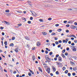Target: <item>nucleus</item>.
I'll return each mask as SVG.
<instances>
[{"mask_svg":"<svg viewBox=\"0 0 77 77\" xmlns=\"http://www.w3.org/2000/svg\"><path fill=\"white\" fill-rule=\"evenodd\" d=\"M50 68H49L48 69V68H46V71L48 72V74H50Z\"/></svg>","mask_w":77,"mask_h":77,"instance_id":"f257e3e1","label":"nucleus"},{"mask_svg":"<svg viewBox=\"0 0 77 77\" xmlns=\"http://www.w3.org/2000/svg\"><path fill=\"white\" fill-rule=\"evenodd\" d=\"M37 47H39V45H41V44L39 42H37Z\"/></svg>","mask_w":77,"mask_h":77,"instance_id":"f03ea898","label":"nucleus"},{"mask_svg":"<svg viewBox=\"0 0 77 77\" xmlns=\"http://www.w3.org/2000/svg\"><path fill=\"white\" fill-rule=\"evenodd\" d=\"M70 28L72 29H75V27L74 26L71 25L70 26Z\"/></svg>","mask_w":77,"mask_h":77,"instance_id":"7ed1b4c3","label":"nucleus"},{"mask_svg":"<svg viewBox=\"0 0 77 77\" xmlns=\"http://www.w3.org/2000/svg\"><path fill=\"white\" fill-rule=\"evenodd\" d=\"M45 59H46V60H47V59H48V58L49 57H48V55H46L45 56Z\"/></svg>","mask_w":77,"mask_h":77,"instance_id":"20e7f679","label":"nucleus"},{"mask_svg":"<svg viewBox=\"0 0 77 77\" xmlns=\"http://www.w3.org/2000/svg\"><path fill=\"white\" fill-rule=\"evenodd\" d=\"M32 58L33 60L35 61V59H36V58L35 57V55H33L32 57Z\"/></svg>","mask_w":77,"mask_h":77,"instance_id":"39448f33","label":"nucleus"},{"mask_svg":"<svg viewBox=\"0 0 77 77\" xmlns=\"http://www.w3.org/2000/svg\"><path fill=\"white\" fill-rule=\"evenodd\" d=\"M52 67H53L52 69L54 72H55L56 71V68H55V67L54 66H52Z\"/></svg>","mask_w":77,"mask_h":77,"instance_id":"423d86ee","label":"nucleus"},{"mask_svg":"<svg viewBox=\"0 0 77 77\" xmlns=\"http://www.w3.org/2000/svg\"><path fill=\"white\" fill-rule=\"evenodd\" d=\"M25 38L26 39L28 40V41H29V40L30 39V38H29V37H28V36H26Z\"/></svg>","mask_w":77,"mask_h":77,"instance_id":"0eeeda50","label":"nucleus"},{"mask_svg":"<svg viewBox=\"0 0 77 77\" xmlns=\"http://www.w3.org/2000/svg\"><path fill=\"white\" fill-rule=\"evenodd\" d=\"M59 61H61L62 62V57H58V60Z\"/></svg>","mask_w":77,"mask_h":77,"instance_id":"6e6552de","label":"nucleus"},{"mask_svg":"<svg viewBox=\"0 0 77 77\" xmlns=\"http://www.w3.org/2000/svg\"><path fill=\"white\" fill-rule=\"evenodd\" d=\"M29 71H30V72L31 73V74H34V72H33V71H32V70H31V69H29Z\"/></svg>","mask_w":77,"mask_h":77,"instance_id":"1a4fd4ad","label":"nucleus"},{"mask_svg":"<svg viewBox=\"0 0 77 77\" xmlns=\"http://www.w3.org/2000/svg\"><path fill=\"white\" fill-rule=\"evenodd\" d=\"M5 24L7 25H10V23L6 21H5Z\"/></svg>","mask_w":77,"mask_h":77,"instance_id":"9d476101","label":"nucleus"},{"mask_svg":"<svg viewBox=\"0 0 77 77\" xmlns=\"http://www.w3.org/2000/svg\"><path fill=\"white\" fill-rule=\"evenodd\" d=\"M22 20H24V22L26 21V19L24 17H23L22 18Z\"/></svg>","mask_w":77,"mask_h":77,"instance_id":"9b49d317","label":"nucleus"},{"mask_svg":"<svg viewBox=\"0 0 77 77\" xmlns=\"http://www.w3.org/2000/svg\"><path fill=\"white\" fill-rule=\"evenodd\" d=\"M43 35H44L45 36V35H47V33L45 32H42Z\"/></svg>","mask_w":77,"mask_h":77,"instance_id":"f8f14e48","label":"nucleus"},{"mask_svg":"<svg viewBox=\"0 0 77 77\" xmlns=\"http://www.w3.org/2000/svg\"><path fill=\"white\" fill-rule=\"evenodd\" d=\"M70 63H71V64L72 65H75V63H74V62H72V61H70Z\"/></svg>","mask_w":77,"mask_h":77,"instance_id":"ddd939ff","label":"nucleus"},{"mask_svg":"<svg viewBox=\"0 0 77 77\" xmlns=\"http://www.w3.org/2000/svg\"><path fill=\"white\" fill-rule=\"evenodd\" d=\"M38 69H39V70L40 71H41V72H42V70L41 68L40 67H39Z\"/></svg>","mask_w":77,"mask_h":77,"instance_id":"4468645a","label":"nucleus"},{"mask_svg":"<svg viewBox=\"0 0 77 77\" xmlns=\"http://www.w3.org/2000/svg\"><path fill=\"white\" fill-rule=\"evenodd\" d=\"M58 66L59 67H61V68H62V63H60L58 65Z\"/></svg>","mask_w":77,"mask_h":77,"instance_id":"2eb2a0df","label":"nucleus"},{"mask_svg":"<svg viewBox=\"0 0 77 77\" xmlns=\"http://www.w3.org/2000/svg\"><path fill=\"white\" fill-rule=\"evenodd\" d=\"M61 56L62 57H63V58H65L66 57L65 56V55H64V54H61Z\"/></svg>","mask_w":77,"mask_h":77,"instance_id":"dca6fc26","label":"nucleus"},{"mask_svg":"<svg viewBox=\"0 0 77 77\" xmlns=\"http://www.w3.org/2000/svg\"><path fill=\"white\" fill-rule=\"evenodd\" d=\"M14 45L13 43H11L10 45V47H14Z\"/></svg>","mask_w":77,"mask_h":77,"instance_id":"f3484780","label":"nucleus"},{"mask_svg":"<svg viewBox=\"0 0 77 77\" xmlns=\"http://www.w3.org/2000/svg\"><path fill=\"white\" fill-rule=\"evenodd\" d=\"M57 31H58V32H61V31H62V29L61 28H60V29H57Z\"/></svg>","mask_w":77,"mask_h":77,"instance_id":"a211bd4d","label":"nucleus"},{"mask_svg":"<svg viewBox=\"0 0 77 77\" xmlns=\"http://www.w3.org/2000/svg\"><path fill=\"white\" fill-rule=\"evenodd\" d=\"M17 12H18V13H20V14H22V13H23V12L21 11H17Z\"/></svg>","mask_w":77,"mask_h":77,"instance_id":"6ab92c4d","label":"nucleus"},{"mask_svg":"<svg viewBox=\"0 0 77 77\" xmlns=\"http://www.w3.org/2000/svg\"><path fill=\"white\" fill-rule=\"evenodd\" d=\"M56 33L54 32H53L51 34V35H52V36H53V35H55Z\"/></svg>","mask_w":77,"mask_h":77,"instance_id":"aec40b11","label":"nucleus"},{"mask_svg":"<svg viewBox=\"0 0 77 77\" xmlns=\"http://www.w3.org/2000/svg\"><path fill=\"white\" fill-rule=\"evenodd\" d=\"M26 47H27V48H29V47H30V45L29 44L26 45Z\"/></svg>","mask_w":77,"mask_h":77,"instance_id":"412c9836","label":"nucleus"},{"mask_svg":"<svg viewBox=\"0 0 77 77\" xmlns=\"http://www.w3.org/2000/svg\"><path fill=\"white\" fill-rule=\"evenodd\" d=\"M72 20L69 21L67 23V24H69V23H72Z\"/></svg>","mask_w":77,"mask_h":77,"instance_id":"4be33fe9","label":"nucleus"},{"mask_svg":"<svg viewBox=\"0 0 77 77\" xmlns=\"http://www.w3.org/2000/svg\"><path fill=\"white\" fill-rule=\"evenodd\" d=\"M14 51H15L16 53H18V51H19L17 49H15Z\"/></svg>","mask_w":77,"mask_h":77,"instance_id":"5701e85b","label":"nucleus"},{"mask_svg":"<svg viewBox=\"0 0 77 77\" xmlns=\"http://www.w3.org/2000/svg\"><path fill=\"white\" fill-rule=\"evenodd\" d=\"M73 58L74 59H75V60H76V59H77V57L75 56H73Z\"/></svg>","mask_w":77,"mask_h":77,"instance_id":"b1692460","label":"nucleus"},{"mask_svg":"<svg viewBox=\"0 0 77 77\" xmlns=\"http://www.w3.org/2000/svg\"><path fill=\"white\" fill-rule=\"evenodd\" d=\"M73 71H75L77 70V69H76V68L74 67L73 68Z\"/></svg>","mask_w":77,"mask_h":77,"instance_id":"393cba45","label":"nucleus"},{"mask_svg":"<svg viewBox=\"0 0 77 77\" xmlns=\"http://www.w3.org/2000/svg\"><path fill=\"white\" fill-rule=\"evenodd\" d=\"M72 50L73 51H77V50L76 48L73 49Z\"/></svg>","mask_w":77,"mask_h":77,"instance_id":"a878e982","label":"nucleus"},{"mask_svg":"<svg viewBox=\"0 0 77 77\" xmlns=\"http://www.w3.org/2000/svg\"><path fill=\"white\" fill-rule=\"evenodd\" d=\"M4 44L5 45H8V43L7 42V41H6L4 42Z\"/></svg>","mask_w":77,"mask_h":77,"instance_id":"bb28decb","label":"nucleus"},{"mask_svg":"<svg viewBox=\"0 0 77 77\" xmlns=\"http://www.w3.org/2000/svg\"><path fill=\"white\" fill-rule=\"evenodd\" d=\"M15 37H13L12 38V39L13 40H15Z\"/></svg>","mask_w":77,"mask_h":77,"instance_id":"cd10ccee","label":"nucleus"},{"mask_svg":"<svg viewBox=\"0 0 77 77\" xmlns=\"http://www.w3.org/2000/svg\"><path fill=\"white\" fill-rule=\"evenodd\" d=\"M55 43L56 45H58L59 44V42L57 41H56L55 42Z\"/></svg>","mask_w":77,"mask_h":77,"instance_id":"c85d7f7f","label":"nucleus"},{"mask_svg":"<svg viewBox=\"0 0 77 77\" xmlns=\"http://www.w3.org/2000/svg\"><path fill=\"white\" fill-rule=\"evenodd\" d=\"M61 47V44L57 46V47L58 48H60V47Z\"/></svg>","mask_w":77,"mask_h":77,"instance_id":"c756f323","label":"nucleus"},{"mask_svg":"<svg viewBox=\"0 0 77 77\" xmlns=\"http://www.w3.org/2000/svg\"><path fill=\"white\" fill-rule=\"evenodd\" d=\"M49 55H50V56H51V55H52V54H53V52H51L49 53Z\"/></svg>","mask_w":77,"mask_h":77,"instance_id":"7c9ffc66","label":"nucleus"},{"mask_svg":"<svg viewBox=\"0 0 77 77\" xmlns=\"http://www.w3.org/2000/svg\"><path fill=\"white\" fill-rule=\"evenodd\" d=\"M62 53H65V49H64L63 50H62Z\"/></svg>","mask_w":77,"mask_h":77,"instance_id":"2f4dec72","label":"nucleus"},{"mask_svg":"<svg viewBox=\"0 0 77 77\" xmlns=\"http://www.w3.org/2000/svg\"><path fill=\"white\" fill-rule=\"evenodd\" d=\"M28 75H29V76H31V75H32V74H31L30 72H29L28 73Z\"/></svg>","mask_w":77,"mask_h":77,"instance_id":"473e14b6","label":"nucleus"},{"mask_svg":"<svg viewBox=\"0 0 77 77\" xmlns=\"http://www.w3.org/2000/svg\"><path fill=\"white\" fill-rule=\"evenodd\" d=\"M9 10H6L5 11V12L9 13Z\"/></svg>","mask_w":77,"mask_h":77,"instance_id":"72a5a7b5","label":"nucleus"},{"mask_svg":"<svg viewBox=\"0 0 77 77\" xmlns=\"http://www.w3.org/2000/svg\"><path fill=\"white\" fill-rule=\"evenodd\" d=\"M18 26H22V23H19L17 24Z\"/></svg>","mask_w":77,"mask_h":77,"instance_id":"f704fd0d","label":"nucleus"},{"mask_svg":"<svg viewBox=\"0 0 77 77\" xmlns=\"http://www.w3.org/2000/svg\"><path fill=\"white\" fill-rule=\"evenodd\" d=\"M56 74H57V75H58L59 74V72L58 71H57L56 72Z\"/></svg>","mask_w":77,"mask_h":77,"instance_id":"c9c22d12","label":"nucleus"},{"mask_svg":"<svg viewBox=\"0 0 77 77\" xmlns=\"http://www.w3.org/2000/svg\"><path fill=\"white\" fill-rule=\"evenodd\" d=\"M65 74H67L68 72V70H66V71H65Z\"/></svg>","mask_w":77,"mask_h":77,"instance_id":"e433bc0d","label":"nucleus"},{"mask_svg":"<svg viewBox=\"0 0 77 77\" xmlns=\"http://www.w3.org/2000/svg\"><path fill=\"white\" fill-rule=\"evenodd\" d=\"M56 63H57V65H58V66H59L60 63L59 62H56Z\"/></svg>","mask_w":77,"mask_h":77,"instance_id":"4c0bfd02","label":"nucleus"},{"mask_svg":"<svg viewBox=\"0 0 77 77\" xmlns=\"http://www.w3.org/2000/svg\"><path fill=\"white\" fill-rule=\"evenodd\" d=\"M65 69H66V68L65 67H63V71H64V70H65Z\"/></svg>","mask_w":77,"mask_h":77,"instance_id":"58836bf2","label":"nucleus"},{"mask_svg":"<svg viewBox=\"0 0 77 77\" xmlns=\"http://www.w3.org/2000/svg\"><path fill=\"white\" fill-rule=\"evenodd\" d=\"M59 26V25L58 24H57L55 25V26L56 27H58V26Z\"/></svg>","mask_w":77,"mask_h":77,"instance_id":"ea45409f","label":"nucleus"},{"mask_svg":"<svg viewBox=\"0 0 77 77\" xmlns=\"http://www.w3.org/2000/svg\"><path fill=\"white\" fill-rule=\"evenodd\" d=\"M72 35V37H74V38H76V37L75 36V35Z\"/></svg>","mask_w":77,"mask_h":77,"instance_id":"a19ab883","label":"nucleus"},{"mask_svg":"<svg viewBox=\"0 0 77 77\" xmlns=\"http://www.w3.org/2000/svg\"><path fill=\"white\" fill-rule=\"evenodd\" d=\"M68 75L69 77H70V76H71V74L70 73H68Z\"/></svg>","mask_w":77,"mask_h":77,"instance_id":"79ce46f5","label":"nucleus"},{"mask_svg":"<svg viewBox=\"0 0 77 77\" xmlns=\"http://www.w3.org/2000/svg\"><path fill=\"white\" fill-rule=\"evenodd\" d=\"M66 33H69V30L67 29L66 30Z\"/></svg>","mask_w":77,"mask_h":77,"instance_id":"37998d69","label":"nucleus"},{"mask_svg":"<svg viewBox=\"0 0 77 77\" xmlns=\"http://www.w3.org/2000/svg\"><path fill=\"white\" fill-rule=\"evenodd\" d=\"M71 45L72 46H74V45H75L74 44V43H71Z\"/></svg>","mask_w":77,"mask_h":77,"instance_id":"c03bdc74","label":"nucleus"},{"mask_svg":"<svg viewBox=\"0 0 77 77\" xmlns=\"http://www.w3.org/2000/svg\"><path fill=\"white\" fill-rule=\"evenodd\" d=\"M28 24H31V21H28Z\"/></svg>","mask_w":77,"mask_h":77,"instance_id":"a18cd8bd","label":"nucleus"},{"mask_svg":"<svg viewBox=\"0 0 77 77\" xmlns=\"http://www.w3.org/2000/svg\"><path fill=\"white\" fill-rule=\"evenodd\" d=\"M66 27H69V24L66 25Z\"/></svg>","mask_w":77,"mask_h":77,"instance_id":"49530a36","label":"nucleus"},{"mask_svg":"<svg viewBox=\"0 0 77 77\" xmlns=\"http://www.w3.org/2000/svg\"><path fill=\"white\" fill-rule=\"evenodd\" d=\"M4 29V27H2V26H1L0 29L1 30H3Z\"/></svg>","mask_w":77,"mask_h":77,"instance_id":"de8ad7c7","label":"nucleus"},{"mask_svg":"<svg viewBox=\"0 0 77 77\" xmlns=\"http://www.w3.org/2000/svg\"><path fill=\"white\" fill-rule=\"evenodd\" d=\"M51 20H52V18L50 17L48 18V20H49V21H51Z\"/></svg>","mask_w":77,"mask_h":77,"instance_id":"09e8293b","label":"nucleus"},{"mask_svg":"<svg viewBox=\"0 0 77 77\" xmlns=\"http://www.w3.org/2000/svg\"><path fill=\"white\" fill-rule=\"evenodd\" d=\"M72 75H73V76H75V73H73L72 74Z\"/></svg>","mask_w":77,"mask_h":77,"instance_id":"8fccbe9b","label":"nucleus"},{"mask_svg":"<svg viewBox=\"0 0 77 77\" xmlns=\"http://www.w3.org/2000/svg\"><path fill=\"white\" fill-rule=\"evenodd\" d=\"M39 21L40 22H43V20L41 19H40Z\"/></svg>","mask_w":77,"mask_h":77,"instance_id":"3c124183","label":"nucleus"},{"mask_svg":"<svg viewBox=\"0 0 77 77\" xmlns=\"http://www.w3.org/2000/svg\"><path fill=\"white\" fill-rule=\"evenodd\" d=\"M59 54H57L56 55V57L57 58V57H59Z\"/></svg>","mask_w":77,"mask_h":77,"instance_id":"603ef678","label":"nucleus"},{"mask_svg":"<svg viewBox=\"0 0 77 77\" xmlns=\"http://www.w3.org/2000/svg\"><path fill=\"white\" fill-rule=\"evenodd\" d=\"M45 53L46 54H48V52L47 51H45Z\"/></svg>","mask_w":77,"mask_h":77,"instance_id":"864d4df0","label":"nucleus"},{"mask_svg":"<svg viewBox=\"0 0 77 77\" xmlns=\"http://www.w3.org/2000/svg\"><path fill=\"white\" fill-rule=\"evenodd\" d=\"M32 50H35V47H34V48H32Z\"/></svg>","mask_w":77,"mask_h":77,"instance_id":"5fc2aeb1","label":"nucleus"},{"mask_svg":"<svg viewBox=\"0 0 77 77\" xmlns=\"http://www.w3.org/2000/svg\"><path fill=\"white\" fill-rule=\"evenodd\" d=\"M69 50V48H66V50L67 51H68V50Z\"/></svg>","mask_w":77,"mask_h":77,"instance_id":"6e6d98bb","label":"nucleus"},{"mask_svg":"<svg viewBox=\"0 0 77 77\" xmlns=\"http://www.w3.org/2000/svg\"><path fill=\"white\" fill-rule=\"evenodd\" d=\"M65 42H66V40H63V43H65Z\"/></svg>","mask_w":77,"mask_h":77,"instance_id":"4d7b16f0","label":"nucleus"},{"mask_svg":"<svg viewBox=\"0 0 77 77\" xmlns=\"http://www.w3.org/2000/svg\"><path fill=\"white\" fill-rule=\"evenodd\" d=\"M74 24L75 25V26H77V22H75L74 23Z\"/></svg>","mask_w":77,"mask_h":77,"instance_id":"13d9d810","label":"nucleus"},{"mask_svg":"<svg viewBox=\"0 0 77 77\" xmlns=\"http://www.w3.org/2000/svg\"><path fill=\"white\" fill-rule=\"evenodd\" d=\"M59 43H62V40H60L58 41Z\"/></svg>","mask_w":77,"mask_h":77,"instance_id":"bf43d9fd","label":"nucleus"},{"mask_svg":"<svg viewBox=\"0 0 77 77\" xmlns=\"http://www.w3.org/2000/svg\"><path fill=\"white\" fill-rule=\"evenodd\" d=\"M33 17H30V20H33Z\"/></svg>","mask_w":77,"mask_h":77,"instance_id":"052dcab7","label":"nucleus"},{"mask_svg":"<svg viewBox=\"0 0 77 77\" xmlns=\"http://www.w3.org/2000/svg\"><path fill=\"white\" fill-rule=\"evenodd\" d=\"M67 22H68V21L66 20H64V23H67Z\"/></svg>","mask_w":77,"mask_h":77,"instance_id":"680f3d73","label":"nucleus"},{"mask_svg":"<svg viewBox=\"0 0 77 77\" xmlns=\"http://www.w3.org/2000/svg\"><path fill=\"white\" fill-rule=\"evenodd\" d=\"M68 54V53L67 52H66L65 53V56H67Z\"/></svg>","mask_w":77,"mask_h":77,"instance_id":"e2e57ef3","label":"nucleus"},{"mask_svg":"<svg viewBox=\"0 0 77 77\" xmlns=\"http://www.w3.org/2000/svg\"><path fill=\"white\" fill-rule=\"evenodd\" d=\"M50 75L51 76H53V74L51 73L50 74Z\"/></svg>","mask_w":77,"mask_h":77,"instance_id":"0e129e2a","label":"nucleus"},{"mask_svg":"<svg viewBox=\"0 0 77 77\" xmlns=\"http://www.w3.org/2000/svg\"><path fill=\"white\" fill-rule=\"evenodd\" d=\"M2 36H4V35H5V33H4V32H2Z\"/></svg>","mask_w":77,"mask_h":77,"instance_id":"69168bd1","label":"nucleus"},{"mask_svg":"<svg viewBox=\"0 0 77 77\" xmlns=\"http://www.w3.org/2000/svg\"><path fill=\"white\" fill-rule=\"evenodd\" d=\"M54 60H57V57H55V58H54Z\"/></svg>","mask_w":77,"mask_h":77,"instance_id":"338daca9","label":"nucleus"},{"mask_svg":"<svg viewBox=\"0 0 77 77\" xmlns=\"http://www.w3.org/2000/svg\"><path fill=\"white\" fill-rule=\"evenodd\" d=\"M50 33H51L52 32V30L51 29L49 30Z\"/></svg>","mask_w":77,"mask_h":77,"instance_id":"774afa93","label":"nucleus"}]
</instances>
